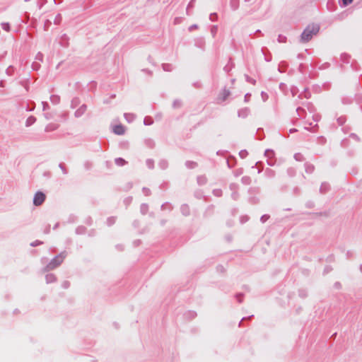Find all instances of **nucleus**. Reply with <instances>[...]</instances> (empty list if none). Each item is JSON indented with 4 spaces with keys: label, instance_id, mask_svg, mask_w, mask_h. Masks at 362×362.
<instances>
[{
    "label": "nucleus",
    "instance_id": "1",
    "mask_svg": "<svg viewBox=\"0 0 362 362\" xmlns=\"http://www.w3.org/2000/svg\"><path fill=\"white\" fill-rule=\"evenodd\" d=\"M320 30V27L317 24H311L307 26L301 35V40L307 42L310 40L313 35H315Z\"/></svg>",
    "mask_w": 362,
    "mask_h": 362
},
{
    "label": "nucleus",
    "instance_id": "2",
    "mask_svg": "<svg viewBox=\"0 0 362 362\" xmlns=\"http://www.w3.org/2000/svg\"><path fill=\"white\" fill-rule=\"evenodd\" d=\"M64 259V256L63 255H62V254L58 255V256H57L47 265V269L49 270L54 269V268H56L57 267H58L59 265H60L62 264V262H63Z\"/></svg>",
    "mask_w": 362,
    "mask_h": 362
},
{
    "label": "nucleus",
    "instance_id": "3",
    "mask_svg": "<svg viewBox=\"0 0 362 362\" xmlns=\"http://www.w3.org/2000/svg\"><path fill=\"white\" fill-rule=\"evenodd\" d=\"M45 194L42 192H37L33 198V204L35 206H40L45 200Z\"/></svg>",
    "mask_w": 362,
    "mask_h": 362
},
{
    "label": "nucleus",
    "instance_id": "4",
    "mask_svg": "<svg viewBox=\"0 0 362 362\" xmlns=\"http://www.w3.org/2000/svg\"><path fill=\"white\" fill-rule=\"evenodd\" d=\"M230 92L228 90H223L218 95V100L220 101H224L229 96Z\"/></svg>",
    "mask_w": 362,
    "mask_h": 362
},
{
    "label": "nucleus",
    "instance_id": "5",
    "mask_svg": "<svg viewBox=\"0 0 362 362\" xmlns=\"http://www.w3.org/2000/svg\"><path fill=\"white\" fill-rule=\"evenodd\" d=\"M113 132L116 134L122 135L124 134L125 129L122 125L119 124L114 127Z\"/></svg>",
    "mask_w": 362,
    "mask_h": 362
},
{
    "label": "nucleus",
    "instance_id": "6",
    "mask_svg": "<svg viewBox=\"0 0 362 362\" xmlns=\"http://www.w3.org/2000/svg\"><path fill=\"white\" fill-rule=\"evenodd\" d=\"M1 28L4 29L6 31L10 30V25L8 23H1Z\"/></svg>",
    "mask_w": 362,
    "mask_h": 362
},
{
    "label": "nucleus",
    "instance_id": "7",
    "mask_svg": "<svg viewBox=\"0 0 362 362\" xmlns=\"http://www.w3.org/2000/svg\"><path fill=\"white\" fill-rule=\"evenodd\" d=\"M115 163L118 165H123L126 163V161L122 159V158H117L115 160Z\"/></svg>",
    "mask_w": 362,
    "mask_h": 362
},
{
    "label": "nucleus",
    "instance_id": "8",
    "mask_svg": "<svg viewBox=\"0 0 362 362\" xmlns=\"http://www.w3.org/2000/svg\"><path fill=\"white\" fill-rule=\"evenodd\" d=\"M344 6H346L352 3L353 0H342Z\"/></svg>",
    "mask_w": 362,
    "mask_h": 362
}]
</instances>
